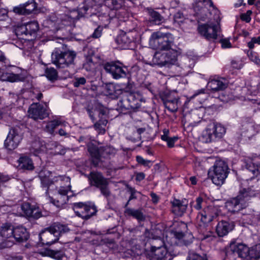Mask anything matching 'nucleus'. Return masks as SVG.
Returning <instances> with one entry per match:
<instances>
[{
	"mask_svg": "<svg viewBox=\"0 0 260 260\" xmlns=\"http://www.w3.org/2000/svg\"><path fill=\"white\" fill-rule=\"evenodd\" d=\"M260 188L255 185H250L247 188L241 187L237 196L228 200L225 203V207L232 213H235L245 208L247 203L252 198L258 196Z\"/></svg>",
	"mask_w": 260,
	"mask_h": 260,
	"instance_id": "nucleus-1",
	"label": "nucleus"
},
{
	"mask_svg": "<svg viewBox=\"0 0 260 260\" xmlns=\"http://www.w3.org/2000/svg\"><path fill=\"white\" fill-rule=\"evenodd\" d=\"M228 165L222 160L216 161L208 171V177L216 185L223 184L229 174Z\"/></svg>",
	"mask_w": 260,
	"mask_h": 260,
	"instance_id": "nucleus-2",
	"label": "nucleus"
},
{
	"mask_svg": "<svg viewBox=\"0 0 260 260\" xmlns=\"http://www.w3.org/2000/svg\"><path fill=\"white\" fill-rule=\"evenodd\" d=\"M56 189L57 191L53 197H50L49 194L47 196L51 203L57 208H62L69 200V196L68 193L71 191L70 179L69 178V183L62 182L59 183Z\"/></svg>",
	"mask_w": 260,
	"mask_h": 260,
	"instance_id": "nucleus-3",
	"label": "nucleus"
},
{
	"mask_svg": "<svg viewBox=\"0 0 260 260\" xmlns=\"http://www.w3.org/2000/svg\"><path fill=\"white\" fill-rule=\"evenodd\" d=\"M248 251L246 245L231 241L226 249L224 260H244L248 257Z\"/></svg>",
	"mask_w": 260,
	"mask_h": 260,
	"instance_id": "nucleus-4",
	"label": "nucleus"
},
{
	"mask_svg": "<svg viewBox=\"0 0 260 260\" xmlns=\"http://www.w3.org/2000/svg\"><path fill=\"white\" fill-rule=\"evenodd\" d=\"M88 178L90 185L99 188L104 197L108 198L110 196L111 192L108 187L109 180L101 173L92 171L89 174Z\"/></svg>",
	"mask_w": 260,
	"mask_h": 260,
	"instance_id": "nucleus-5",
	"label": "nucleus"
},
{
	"mask_svg": "<svg viewBox=\"0 0 260 260\" xmlns=\"http://www.w3.org/2000/svg\"><path fill=\"white\" fill-rule=\"evenodd\" d=\"M226 133V128L219 123H214L203 132L202 140L205 143L216 142L222 139Z\"/></svg>",
	"mask_w": 260,
	"mask_h": 260,
	"instance_id": "nucleus-6",
	"label": "nucleus"
},
{
	"mask_svg": "<svg viewBox=\"0 0 260 260\" xmlns=\"http://www.w3.org/2000/svg\"><path fill=\"white\" fill-rule=\"evenodd\" d=\"M76 53L74 51H56L52 54V60L57 68H64L74 64Z\"/></svg>",
	"mask_w": 260,
	"mask_h": 260,
	"instance_id": "nucleus-7",
	"label": "nucleus"
},
{
	"mask_svg": "<svg viewBox=\"0 0 260 260\" xmlns=\"http://www.w3.org/2000/svg\"><path fill=\"white\" fill-rule=\"evenodd\" d=\"M159 241V245L153 244L151 246L147 253V257L149 260H172L173 257L165 246L164 242L161 239Z\"/></svg>",
	"mask_w": 260,
	"mask_h": 260,
	"instance_id": "nucleus-8",
	"label": "nucleus"
},
{
	"mask_svg": "<svg viewBox=\"0 0 260 260\" xmlns=\"http://www.w3.org/2000/svg\"><path fill=\"white\" fill-rule=\"evenodd\" d=\"M138 37V34L136 30L127 32L122 31L117 36L116 42L123 49H134L137 46L136 40Z\"/></svg>",
	"mask_w": 260,
	"mask_h": 260,
	"instance_id": "nucleus-9",
	"label": "nucleus"
},
{
	"mask_svg": "<svg viewBox=\"0 0 260 260\" xmlns=\"http://www.w3.org/2000/svg\"><path fill=\"white\" fill-rule=\"evenodd\" d=\"M173 43L172 35H160L159 32H153L150 39L149 44L155 49L168 50L171 49Z\"/></svg>",
	"mask_w": 260,
	"mask_h": 260,
	"instance_id": "nucleus-10",
	"label": "nucleus"
},
{
	"mask_svg": "<svg viewBox=\"0 0 260 260\" xmlns=\"http://www.w3.org/2000/svg\"><path fill=\"white\" fill-rule=\"evenodd\" d=\"M73 209L77 216L85 220L89 219L97 212L95 206L90 203H75L73 204Z\"/></svg>",
	"mask_w": 260,
	"mask_h": 260,
	"instance_id": "nucleus-11",
	"label": "nucleus"
},
{
	"mask_svg": "<svg viewBox=\"0 0 260 260\" xmlns=\"http://www.w3.org/2000/svg\"><path fill=\"white\" fill-rule=\"evenodd\" d=\"M218 215L217 209L213 206L205 208L197 215V221L199 226L205 228L209 223Z\"/></svg>",
	"mask_w": 260,
	"mask_h": 260,
	"instance_id": "nucleus-12",
	"label": "nucleus"
},
{
	"mask_svg": "<svg viewBox=\"0 0 260 260\" xmlns=\"http://www.w3.org/2000/svg\"><path fill=\"white\" fill-rule=\"evenodd\" d=\"M39 177L41 179L42 187L47 188L45 192L46 196L48 195V189L51 185H55L56 188H57L59 183L62 182L69 183V177H67L65 176L58 175L50 179L49 177L46 176L45 172H41L39 174Z\"/></svg>",
	"mask_w": 260,
	"mask_h": 260,
	"instance_id": "nucleus-13",
	"label": "nucleus"
},
{
	"mask_svg": "<svg viewBox=\"0 0 260 260\" xmlns=\"http://www.w3.org/2000/svg\"><path fill=\"white\" fill-rule=\"evenodd\" d=\"M28 114L30 118L37 120L45 119L49 113L47 106L44 107L39 103H33L28 108Z\"/></svg>",
	"mask_w": 260,
	"mask_h": 260,
	"instance_id": "nucleus-14",
	"label": "nucleus"
},
{
	"mask_svg": "<svg viewBox=\"0 0 260 260\" xmlns=\"http://www.w3.org/2000/svg\"><path fill=\"white\" fill-rule=\"evenodd\" d=\"M22 139V136L18 127L10 129L6 139L5 141V146L8 149H15Z\"/></svg>",
	"mask_w": 260,
	"mask_h": 260,
	"instance_id": "nucleus-15",
	"label": "nucleus"
},
{
	"mask_svg": "<svg viewBox=\"0 0 260 260\" xmlns=\"http://www.w3.org/2000/svg\"><path fill=\"white\" fill-rule=\"evenodd\" d=\"M177 61V52L174 50L167 53H156L153 57V61L160 66L175 64Z\"/></svg>",
	"mask_w": 260,
	"mask_h": 260,
	"instance_id": "nucleus-16",
	"label": "nucleus"
},
{
	"mask_svg": "<svg viewBox=\"0 0 260 260\" xmlns=\"http://www.w3.org/2000/svg\"><path fill=\"white\" fill-rule=\"evenodd\" d=\"M39 26L38 22L33 21H30L26 24L22 25L16 29L17 35H24L26 36H30L32 38H24L25 40H28L32 41L35 39L36 37V34L39 30Z\"/></svg>",
	"mask_w": 260,
	"mask_h": 260,
	"instance_id": "nucleus-17",
	"label": "nucleus"
},
{
	"mask_svg": "<svg viewBox=\"0 0 260 260\" xmlns=\"http://www.w3.org/2000/svg\"><path fill=\"white\" fill-rule=\"evenodd\" d=\"M126 109L136 110L139 109L142 103L145 100L142 95L139 92H131L128 94L126 99L124 101Z\"/></svg>",
	"mask_w": 260,
	"mask_h": 260,
	"instance_id": "nucleus-18",
	"label": "nucleus"
},
{
	"mask_svg": "<svg viewBox=\"0 0 260 260\" xmlns=\"http://www.w3.org/2000/svg\"><path fill=\"white\" fill-rule=\"evenodd\" d=\"M14 227L10 223L3 224L0 229V235L4 239L2 242L3 248H9L14 244L13 240Z\"/></svg>",
	"mask_w": 260,
	"mask_h": 260,
	"instance_id": "nucleus-19",
	"label": "nucleus"
},
{
	"mask_svg": "<svg viewBox=\"0 0 260 260\" xmlns=\"http://www.w3.org/2000/svg\"><path fill=\"white\" fill-rule=\"evenodd\" d=\"M104 69L115 79L124 77L126 75L122 64L119 61L107 62L104 65Z\"/></svg>",
	"mask_w": 260,
	"mask_h": 260,
	"instance_id": "nucleus-20",
	"label": "nucleus"
},
{
	"mask_svg": "<svg viewBox=\"0 0 260 260\" xmlns=\"http://www.w3.org/2000/svg\"><path fill=\"white\" fill-rule=\"evenodd\" d=\"M199 33L208 40H215L217 38V26L203 24L198 27Z\"/></svg>",
	"mask_w": 260,
	"mask_h": 260,
	"instance_id": "nucleus-21",
	"label": "nucleus"
},
{
	"mask_svg": "<svg viewBox=\"0 0 260 260\" xmlns=\"http://www.w3.org/2000/svg\"><path fill=\"white\" fill-rule=\"evenodd\" d=\"M23 215L29 219H37L42 216V213L38 207L24 202L21 207Z\"/></svg>",
	"mask_w": 260,
	"mask_h": 260,
	"instance_id": "nucleus-22",
	"label": "nucleus"
},
{
	"mask_svg": "<svg viewBox=\"0 0 260 260\" xmlns=\"http://www.w3.org/2000/svg\"><path fill=\"white\" fill-rule=\"evenodd\" d=\"M171 211L173 214L177 216H182L186 212L188 201L185 199L178 200L174 199L171 201Z\"/></svg>",
	"mask_w": 260,
	"mask_h": 260,
	"instance_id": "nucleus-23",
	"label": "nucleus"
},
{
	"mask_svg": "<svg viewBox=\"0 0 260 260\" xmlns=\"http://www.w3.org/2000/svg\"><path fill=\"white\" fill-rule=\"evenodd\" d=\"M37 8L35 0H29L25 4L20 5L13 8V12L19 15H29L31 14Z\"/></svg>",
	"mask_w": 260,
	"mask_h": 260,
	"instance_id": "nucleus-24",
	"label": "nucleus"
},
{
	"mask_svg": "<svg viewBox=\"0 0 260 260\" xmlns=\"http://www.w3.org/2000/svg\"><path fill=\"white\" fill-rule=\"evenodd\" d=\"M95 5H104L111 10L118 11L125 6V0H92Z\"/></svg>",
	"mask_w": 260,
	"mask_h": 260,
	"instance_id": "nucleus-25",
	"label": "nucleus"
},
{
	"mask_svg": "<svg viewBox=\"0 0 260 260\" xmlns=\"http://www.w3.org/2000/svg\"><path fill=\"white\" fill-rule=\"evenodd\" d=\"M87 149L91 157L92 164L94 166H98L101 161L102 158L101 147H98L93 144L91 143L87 145Z\"/></svg>",
	"mask_w": 260,
	"mask_h": 260,
	"instance_id": "nucleus-26",
	"label": "nucleus"
},
{
	"mask_svg": "<svg viewBox=\"0 0 260 260\" xmlns=\"http://www.w3.org/2000/svg\"><path fill=\"white\" fill-rule=\"evenodd\" d=\"M207 86L213 92H216L225 89L228 84L224 78L216 77L210 79Z\"/></svg>",
	"mask_w": 260,
	"mask_h": 260,
	"instance_id": "nucleus-27",
	"label": "nucleus"
},
{
	"mask_svg": "<svg viewBox=\"0 0 260 260\" xmlns=\"http://www.w3.org/2000/svg\"><path fill=\"white\" fill-rule=\"evenodd\" d=\"M39 239L43 245H50L56 242L58 240V238L55 237L49 228L40 233Z\"/></svg>",
	"mask_w": 260,
	"mask_h": 260,
	"instance_id": "nucleus-28",
	"label": "nucleus"
},
{
	"mask_svg": "<svg viewBox=\"0 0 260 260\" xmlns=\"http://www.w3.org/2000/svg\"><path fill=\"white\" fill-rule=\"evenodd\" d=\"M28 237L29 234L26 228L22 225L14 227L13 240L14 242H23L26 241Z\"/></svg>",
	"mask_w": 260,
	"mask_h": 260,
	"instance_id": "nucleus-29",
	"label": "nucleus"
},
{
	"mask_svg": "<svg viewBox=\"0 0 260 260\" xmlns=\"http://www.w3.org/2000/svg\"><path fill=\"white\" fill-rule=\"evenodd\" d=\"M234 224L226 221L219 222L216 227V232L219 237L226 235L234 228Z\"/></svg>",
	"mask_w": 260,
	"mask_h": 260,
	"instance_id": "nucleus-30",
	"label": "nucleus"
},
{
	"mask_svg": "<svg viewBox=\"0 0 260 260\" xmlns=\"http://www.w3.org/2000/svg\"><path fill=\"white\" fill-rule=\"evenodd\" d=\"M179 100L178 97H172L171 96L162 99L163 104L165 108L172 113L176 112L177 111Z\"/></svg>",
	"mask_w": 260,
	"mask_h": 260,
	"instance_id": "nucleus-31",
	"label": "nucleus"
},
{
	"mask_svg": "<svg viewBox=\"0 0 260 260\" xmlns=\"http://www.w3.org/2000/svg\"><path fill=\"white\" fill-rule=\"evenodd\" d=\"M105 92L107 95L111 96L114 98H117L121 94L122 90L119 85L109 83L106 85Z\"/></svg>",
	"mask_w": 260,
	"mask_h": 260,
	"instance_id": "nucleus-32",
	"label": "nucleus"
},
{
	"mask_svg": "<svg viewBox=\"0 0 260 260\" xmlns=\"http://www.w3.org/2000/svg\"><path fill=\"white\" fill-rule=\"evenodd\" d=\"M50 230L53 233L55 237L58 238L61 234L67 233L69 229L67 225L57 222L54 223L50 227Z\"/></svg>",
	"mask_w": 260,
	"mask_h": 260,
	"instance_id": "nucleus-33",
	"label": "nucleus"
},
{
	"mask_svg": "<svg viewBox=\"0 0 260 260\" xmlns=\"http://www.w3.org/2000/svg\"><path fill=\"white\" fill-rule=\"evenodd\" d=\"M18 166L23 170H32L34 169L32 160L28 156H21L18 159Z\"/></svg>",
	"mask_w": 260,
	"mask_h": 260,
	"instance_id": "nucleus-34",
	"label": "nucleus"
},
{
	"mask_svg": "<svg viewBox=\"0 0 260 260\" xmlns=\"http://www.w3.org/2000/svg\"><path fill=\"white\" fill-rule=\"evenodd\" d=\"M44 253L45 255L57 260H61L65 256L64 252L62 249L52 250L46 249Z\"/></svg>",
	"mask_w": 260,
	"mask_h": 260,
	"instance_id": "nucleus-35",
	"label": "nucleus"
},
{
	"mask_svg": "<svg viewBox=\"0 0 260 260\" xmlns=\"http://www.w3.org/2000/svg\"><path fill=\"white\" fill-rule=\"evenodd\" d=\"M127 215L131 216L137 219L139 222L144 221L145 217L143 213L139 210H135L132 208H126L124 211Z\"/></svg>",
	"mask_w": 260,
	"mask_h": 260,
	"instance_id": "nucleus-36",
	"label": "nucleus"
},
{
	"mask_svg": "<svg viewBox=\"0 0 260 260\" xmlns=\"http://www.w3.org/2000/svg\"><path fill=\"white\" fill-rule=\"evenodd\" d=\"M148 13L150 20L154 24L159 25L164 21V17L158 12L150 9H148Z\"/></svg>",
	"mask_w": 260,
	"mask_h": 260,
	"instance_id": "nucleus-37",
	"label": "nucleus"
},
{
	"mask_svg": "<svg viewBox=\"0 0 260 260\" xmlns=\"http://www.w3.org/2000/svg\"><path fill=\"white\" fill-rule=\"evenodd\" d=\"M175 238L181 240L185 245H188L192 242L193 236L191 234H184L182 232H175Z\"/></svg>",
	"mask_w": 260,
	"mask_h": 260,
	"instance_id": "nucleus-38",
	"label": "nucleus"
},
{
	"mask_svg": "<svg viewBox=\"0 0 260 260\" xmlns=\"http://www.w3.org/2000/svg\"><path fill=\"white\" fill-rule=\"evenodd\" d=\"M107 123V119L101 118L94 123V128L99 134L104 135L106 133L105 127Z\"/></svg>",
	"mask_w": 260,
	"mask_h": 260,
	"instance_id": "nucleus-39",
	"label": "nucleus"
},
{
	"mask_svg": "<svg viewBox=\"0 0 260 260\" xmlns=\"http://www.w3.org/2000/svg\"><path fill=\"white\" fill-rule=\"evenodd\" d=\"M245 166L247 170L255 174L258 171L257 167L253 162V159L249 157H246L243 160Z\"/></svg>",
	"mask_w": 260,
	"mask_h": 260,
	"instance_id": "nucleus-40",
	"label": "nucleus"
},
{
	"mask_svg": "<svg viewBox=\"0 0 260 260\" xmlns=\"http://www.w3.org/2000/svg\"><path fill=\"white\" fill-rule=\"evenodd\" d=\"M248 256L250 260H256L260 256V246L255 245L250 248L248 247Z\"/></svg>",
	"mask_w": 260,
	"mask_h": 260,
	"instance_id": "nucleus-41",
	"label": "nucleus"
},
{
	"mask_svg": "<svg viewBox=\"0 0 260 260\" xmlns=\"http://www.w3.org/2000/svg\"><path fill=\"white\" fill-rule=\"evenodd\" d=\"M115 152V149L110 146L101 147L102 158H108Z\"/></svg>",
	"mask_w": 260,
	"mask_h": 260,
	"instance_id": "nucleus-42",
	"label": "nucleus"
},
{
	"mask_svg": "<svg viewBox=\"0 0 260 260\" xmlns=\"http://www.w3.org/2000/svg\"><path fill=\"white\" fill-rule=\"evenodd\" d=\"M60 124L61 122L59 120H52L47 123L45 128L48 132L53 134L55 129Z\"/></svg>",
	"mask_w": 260,
	"mask_h": 260,
	"instance_id": "nucleus-43",
	"label": "nucleus"
},
{
	"mask_svg": "<svg viewBox=\"0 0 260 260\" xmlns=\"http://www.w3.org/2000/svg\"><path fill=\"white\" fill-rule=\"evenodd\" d=\"M45 74L47 78L50 80H56L57 78V72L53 68H47Z\"/></svg>",
	"mask_w": 260,
	"mask_h": 260,
	"instance_id": "nucleus-44",
	"label": "nucleus"
},
{
	"mask_svg": "<svg viewBox=\"0 0 260 260\" xmlns=\"http://www.w3.org/2000/svg\"><path fill=\"white\" fill-rule=\"evenodd\" d=\"M8 81L14 82L22 81L24 80V78L20 74H15L13 73H10L7 76Z\"/></svg>",
	"mask_w": 260,
	"mask_h": 260,
	"instance_id": "nucleus-45",
	"label": "nucleus"
},
{
	"mask_svg": "<svg viewBox=\"0 0 260 260\" xmlns=\"http://www.w3.org/2000/svg\"><path fill=\"white\" fill-rule=\"evenodd\" d=\"M136 161L138 164L143 165L144 167H147L148 168H150L152 166V162L151 160L145 159L141 156H137Z\"/></svg>",
	"mask_w": 260,
	"mask_h": 260,
	"instance_id": "nucleus-46",
	"label": "nucleus"
},
{
	"mask_svg": "<svg viewBox=\"0 0 260 260\" xmlns=\"http://www.w3.org/2000/svg\"><path fill=\"white\" fill-rule=\"evenodd\" d=\"M94 64L92 58V56H86L85 61L83 64L84 68H85L86 70L88 71L90 70L91 68H92L94 67Z\"/></svg>",
	"mask_w": 260,
	"mask_h": 260,
	"instance_id": "nucleus-47",
	"label": "nucleus"
},
{
	"mask_svg": "<svg viewBox=\"0 0 260 260\" xmlns=\"http://www.w3.org/2000/svg\"><path fill=\"white\" fill-rule=\"evenodd\" d=\"M205 257L196 252H189L187 260H204Z\"/></svg>",
	"mask_w": 260,
	"mask_h": 260,
	"instance_id": "nucleus-48",
	"label": "nucleus"
},
{
	"mask_svg": "<svg viewBox=\"0 0 260 260\" xmlns=\"http://www.w3.org/2000/svg\"><path fill=\"white\" fill-rule=\"evenodd\" d=\"M86 83V80L84 77L76 78L73 83V85L75 87H78L84 85Z\"/></svg>",
	"mask_w": 260,
	"mask_h": 260,
	"instance_id": "nucleus-49",
	"label": "nucleus"
},
{
	"mask_svg": "<svg viewBox=\"0 0 260 260\" xmlns=\"http://www.w3.org/2000/svg\"><path fill=\"white\" fill-rule=\"evenodd\" d=\"M252 12L251 10H248L245 13H243L241 15V19L242 20L245 21L247 23L251 21V15Z\"/></svg>",
	"mask_w": 260,
	"mask_h": 260,
	"instance_id": "nucleus-50",
	"label": "nucleus"
},
{
	"mask_svg": "<svg viewBox=\"0 0 260 260\" xmlns=\"http://www.w3.org/2000/svg\"><path fill=\"white\" fill-rule=\"evenodd\" d=\"M184 19V16L181 12H177L174 16V21L178 24L183 22Z\"/></svg>",
	"mask_w": 260,
	"mask_h": 260,
	"instance_id": "nucleus-51",
	"label": "nucleus"
},
{
	"mask_svg": "<svg viewBox=\"0 0 260 260\" xmlns=\"http://www.w3.org/2000/svg\"><path fill=\"white\" fill-rule=\"evenodd\" d=\"M204 202L203 199L200 197H198L196 200V204L193 205V208L197 210L201 209Z\"/></svg>",
	"mask_w": 260,
	"mask_h": 260,
	"instance_id": "nucleus-52",
	"label": "nucleus"
},
{
	"mask_svg": "<svg viewBox=\"0 0 260 260\" xmlns=\"http://www.w3.org/2000/svg\"><path fill=\"white\" fill-rule=\"evenodd\" d=\"M178 140V137H170L166 142L169 148H173L174 146L175 143Z\"/></svg>",
	"mask_w": 260,
	"mask_h": 260,
	"instance_id": "nucleus-53",
	"label": "nucleus"
},
{
	"mask_svg": "<svg viewBox=\"0 0 260 260\" xmlns=\"http://www.w3.org/2000/svg\"><path fill=\"white\" fill-rule=\"evenodd\" d=\"M231 63L232 67L234 69L239 70L242 67V64L240 60H232Z\"/></svg>",
	"mask_w": 260,
	"mask_h": 260,
	"instance_id": "nucleus-54",
	"label": "nucleus"
},
{
	"mask_svg": "<svg viewBox=\"0 0 260 260\" xmlns=\"http://www.w3.org/2000/svg\"><path fill=\"white\" fill-rule=\"evenodd\" d=\"M220 43L221 44V47L223 48H230L232 47V44L229 39H221L220 40Z\"/></svg>",
	"mask_w": 260,
	"mask_h": 260,
	"instance_id": "nucleus-55",
	"label": "nucleus"
},
{
	"mask_svg": "<svg viewBox=\"0 0 260 260\" xmlns=\"http://www.w3.org/2000/svg\"><path fill=\"white\" fill-rule=\"evenodd\" d=\"M102 27L101 26L98 27L94 31L92 36L94 38H99L102 35Z\"/></svg>",
	"mask_w": 260,
	"mask_h": 260,
	"instance_id": "nucleus-56",
	"label": "nucleus"
},
{
	"mask_svg": "<svg viewBox=\"0 0 260 260\" xmlns=\"http://www.w3.org/2000/svg\"><path fill=\"white\" fill-rule=\"evenodd\" d=\"M127 188L128 191L131 193V196L129 198V201H131L133 199H136L137 198V196H136V193L137 192L136 190L132 187H127Z\"/></svg>",
	"mask_w": 260,
	"mask_h": 260,
	"instance_id": "nucleus-57",
	"label": "nucleus"
},
{
	"mask_svg": "<svg viewBox=\"0 0 260 260\" xmlns=\"http://www.w3.org/2000/svg\"><path fill=\"white\" fill-rule=\"evenodd\" d=\"M169 135V131L167 129H164L163 130V135L161 136V140L166 142L170 138Z\"/></svg>",
	"mask_w": 260,
	"mask_h": 260,
	"instance_id": "nucleus-58",
	"label": "nucleus"
},
{
	"mask_svg": "<svg viewBox=\"0 0 260 260\" xmlns=\"http://www.w3.org/2000/svg\"><path fill=\"white\" fill-rule=\"evenodd\" d=\"M145 177V174L143 172L137 173L136 174V180L137 181H141L144 179Z\"/></svg>",
	"mask_w": 260,
	"mask_h": 260,
	"instance_id": "nucleus-59",
	"label": "nucleus"
},
{
	"mask_svg": "<svg viewBox=\"0 0 260 260\" xmlns=\"http://www.w3.org/2000/svg\"><path fill=\"white\" fill-rule=\"evenodd\" d=\"M206 7H214L213 3L211 0H203L201 2Z\"/></svg>",
	"mask_w": 260,
	"mask_h": 260,
	"instance_id": "nucleus-60",
	"label": "nucleus"
},
{
	"mask_svg": "<svg viewBox=\"0 0 260 260\" xmlns=\"http://www.w3.org/2000/svg\"><path fill=\"white\" fill-rule=\"evenodd\" d=\"M33 96H32V100H34L35 99H37L38 101H40L41 100V99L43 98V94L38 91L37 93L35 92V91L32 92Z\"/></svg>",
	"mask_w": 260,
	"mask_h": 260,
	"instance_id": "nucleus-61",
	"label": "nucleus"
},
{
	"mask_svg": "<svg viewBox=\"0 0 260 260\" xmlns=\"http://www.w3.org/2000/svg\"><path fill=\"white\" fill-rule=\"evenodd\" d=\"M205 89H201L194 92V94L191 96V99H193L200 94H204L205 93Z\"/></svg>",
	"mask_w": 260,
	"mask_h": 260,
	"instance_id": "nucleus-62",
	"label": "nucleus"
},
{
	"mask_svg": "<svg viewBox=\"0 0 260 260\" xmlns=\"http://www.w3.org/2000/svg\"><path fill=\"white\" fill-rule=\"evenodd\" d=\"M150 196L152 198V201L154 204H157L159 201L158 197L154 193H151Z\"/></svg>",
	"mask_w": 260,
	"mask_h": 260,
	"instance_id": "nucleus-63",
	"label": "nucleus"
},
{
	"mask_svg": "<svg viewBox=\"0 0 260 260\" xmlns=\"http://www.w3.org/2000/svg\"><path fill=\"white\" fill-rule=\"evenodd\" d=\"M6 59V58L5 56L4 53L0 50V62H5Z\"/></svg>",
	"mask_w": 260,
	"mask_h": 260,
	"instance_id": "nucleus-64",
	"label": "nucleus"
}]
</instances>
